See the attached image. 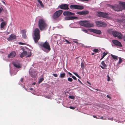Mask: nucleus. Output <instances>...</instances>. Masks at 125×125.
I'll return each instance as SVG.
<instances>
[{
    "mask_svg": "<svg viewBox=\"0 0 125 125\" xmlns=\"http://www.w3.org/2000/svg\"><path fill=\"white\" fill-rule=\"evenodd\" d=\"M101 64L102 65L100 66L103 69H104L106 67V65L104 61H103L101 62Z\"/></svg>",
    "mask_w": 125,
    "mask_h": 125,
    "instance_id": "obj_20",
    "label": "nucleus"
},
{
    "mask_svg": "<svg viewBox=\"0 0 125 125\" xmlns=\"http://www.w3.org/2000/svg\"><path fill=\"white\" fill-rule=\"evenodd\" d=\"M35 83H33V84H35Z\"/></svg>",
    "mask_w": 125,
    "mask_h": 125,
    "instance_id": "obj_63",
    "label": "nucleus"
},
{
    "mask_svg": "<svg viewBox=\"0 0 125 125\" xmlns=\"http://www.w3.org/2000/svg\"><path fill=\"white\" fill-rule=\"evenodd\" d=\"M101 119H105L104 118H103V117H102L101 118H100Z\"/></svg>",
    "mask_w": 125,
    "mask_h": 125,
    "instance_id": "obj_57",
    "label": "nucleus"
},
{
    "mask_svg": "<svg viewBox=\"0 0 125 125\" xmlns=\"http://www.w3.org/2000/svg\"><path fill=\"white\" fill-rule=\"evenodd\" d=\"M122 61V60L121 58H119V61H118V63L120 64Z\"/></svg>",
    "mask_w": 125,
    "mask_h": 125,
    "instance_id": "obj_36",
    "label": "nucleus"
},
{
    "mask_svg": "<svg viewBox=\"0 0 125 125\" xmlns=\"http://www.w3.org/2000/svg\"><path fill=\"white\" fill-rule=\"evenodd\" d=\"M52 75L55 77H57L58 76L56 74H53Z\"/></svg>",
    "mask_w": 125,
    "mask_h": 125,
    "instance_id": "obj_45",
    "label": "nucleus"
},
{
    "mask_svg": "<svg viewBox=\"0 0 125 125\" xmlns=\"http://www.w3.org/2000/svg\"><path fill=\"white\" fill-rule=\"evenodd\" d=\"M91 31L92 32L98 34H100L101 33V31L99 30L93 29H91Z\"/></svg>",
    "mask_w": 125,
    "mask_h": 125,
    "instance_id": "obj_17",
    "label": "nucleus"
},
{
    "mask_svg": "<svg viewBox=\"0 0 125 125\" xmlns=\"http://www.w3.org/2000/svg\"><path fill=\"white\" fill-rule=\"evenodd\" d=\"M107 106L104 104H102L101 105V107L105 109L106 108Z\"/></svg>",
    "mask_w": 125,
    "mask_h": 125,
    "instance_id": "obj_34",
    "label": "nucleus"
},
{
    "mask_svg": "<svg viewBox=\"0 0 125 125\" xmlns=\"http://www.w3.org/2000/svg\"><path fill=\"white\" fill-rule=\"evenodd\" d=\"M71 77L73 78V79L75 80H76L77 79L75 76H73Z\"/></svg>",
    "mask_w": 125,
    "mask_h": 125,
    "instance_id": "obj_42",
    "label": "nucleus"
},
{
    "mask_svg": "<svg viewBox=\"0 0 125 125\" xmlns=\"http://www.w3.org/2000/svg\"><path fill=\"white\" fill-rule=\"evenodd\" d=\"M73 73L77 77L79 78H80V77L78 75V74L77 73L74 72Z\"/></svg>",
    "mask_w": 125,
    "mask_h": 125,
    "instance_id": "obj_32",
    "label": "nucleus"
},
{
    "mask_svg": "<svg viewBox=\"0 0 125 125\" xmlns=\"http://www.w3.org/2000/svg\"><path fill=\"white\" fill-rule=\"evenodd\" d=\"M69 108L72 109H74L75 108L74 107H72V106H70Z\"/></svg>",
    "mask_w": 125,
    "mask_h": 125,
    "instance_id": "obj_47",
    "label": "nucleus"
},
{
    "mask_svg": "<svg viewBox=\"0 0 125 125\" xmlns=\"http://www.w3.org/2000/svg\"><path fill=\"white\" fill-rule=\"evenodd\" d=\"M106 96L108 98H110L111 99V98L110 97V96L108 95H106Z\"/></svg>",
    "mask_w": 125,
    "mask_h": 125,
    "instance_id": "obj_51",
    "label": "nucleus"
},
{
    "mask_svg": "<svg viewBox=\"0 0 125 125\" xmlns=\"http://www.w3.org/2000/svg\"><path fill=\"white\" fill-rule=\"evenodd\" d=\"M16 55V54L15 52L13 51L8 55V57L9 58H11L15 57Z\"/></svg>",
    "mask_w": 125,
    "mask_h": 125,
    "instance_id": "obj_13",
    "label": "nucleus"
},
{
    "mask_svg": "<svg viewBox=\"0 0 125 125\" xmlns=\"http://www.w3.org/2000/svg\"><path fill=\"white\" fill-rule=\"evenodd\" d=\"M96 25L98 27H105L107 26L106 24L100 21H96L95 22Z\"/></svg>",
    "mask_w": 125,
    "mask_h": 125,
    "instance_id": "obj_9",
    "label": "nucleus"
},
{
    "mask_svg": "<svg viewBox=\"0 0 125 125\" xmlns=\"http://www.w3.org/2000/svg\"><path fill=\"white\" fill-rule=\"evenodd\" d=\"M104 58L103 57H102L100 59V60H102V59Z\"/></svg>",
    "mask_w": 125,
    "mask_h": 125,
    "instance_id": "obj_61",
    "label": "nucleus"
},
{
    "mask_svg": "<svg viewBox=\"0 0 125 125\" xmlns=\"http://www.w3.org/2000/svg\"><path fill=\"white\" fill-rule=\"evenodd\" d=\"M113 118H108V119L109 120H113Z\"/></svg>",
    "mask_w": 125,
    "mask_h": 125,
    "instance_id": "obj_50",
    "label": "nucleus"
},
{
    "mask_svg": "<svg viewBox=\"0 0 125 125\" xmlns=\"http://www.w3.org/2000/svg\"><path fill=\"white\" fill-rule=\"evenodd\" d=\"M93 51L96 53L98 51V50L97 49H95L93 50Z\"/></svg>",
    "mask_w": 125,
    "mask_h": 125,
    "instance_id": "obj_37",
    "label": "nucleus"
},
{
    "mask_svg": "<svg viewBox=\"0 0 125 125\" xmlns=\"http://www.w3.org/2000/svg\"><path fill=\"white\" fill-rule=\"evenodd\" d=\"M88 13L89 11L87 10H86L77 12L76 14H78L80 15H85L87 14Z\"/></svg>",
    "mask_w": 125,
    "mask_h": 125,
    "instance_id": "obj_14",
    "label": "nucleus"
},
{
    "mask_svg": "<svg viewBox=\"0 0 125 125\" xmlns=\"http://www.w3.org/2000/svg\"><path fill=\"white\" fill-rule=\"evenodd\" d=\"M23 80L24 79L23 78H22L21 79L20 81L21 82H22L23 81Z\"/></svg>",
    "mask_w": 125,
    "mask_h": 125,
    "instance_id": "obj_46",
    "label": "nucleus"
},
{
    "mask_svg": "<svg viewBox=\"0 0 125 125\" xmlns=\"http://www.w3.org/2000/svg\"><path fill=\"white\" fill-rule=\"evenodd\" d=\"M81 65L82 68L83 69L84 68V64L83 62H82L81 63Z\"/></svg>",
    "mask_w": 125,
    "mask_h": 125,
    "instance_id": "obj_33",
    "label": "nucleus"
},
{
    "mask_svg": "<svg viewBox=\"0 0 125 125\" xmlns=\"http://www.w3.org/2000/svg\"><path fill=\"white\" fill-rule=\"evenodd\" d=\"M46 97L48 99H50V97L49 96H46Z\"/></svg>",
    "mask_w": 125,
    "mask_h": 125,
    "instance_id": "obj_55",
    "label": "nucleus"
},
{
    "mask_svg": "<svg viewBox=\"0 0 125 125\" xmlns=\"http://www.w3.org/2000/svg\"><path fill=\"white\" fill-rule=\"evenodd\" d=\"M7 34H10V32H7Z\"/></svg>",
    "mask_w": 125,
    "mask_h": 125,
    "instance_id": "obj_58",
    "label": "nucleus"
},
{
    "mask_svg": "<svg viewBox=\"0 0 125 125\" xmlns=\"http://www.w3.org/2000/svg\"><path fill=\"white\" fill-rule=\"evenodd\" d=\"M40 47L43 51L46 52H49L51 50V48L49 43L47 41L44 43L41 42L39 44Z\"/></svg>",
    "mask_w": 125,
    "mask_h": 125,
    "instance_id": "obj_1",
    "label": "nucleus"
},
{
    "mask_svg": "<svg viewBox=\"0 0 125 125\" xmlns=\"http://www.w3.org/2000/svg\"><path fill=\"white\" fill-rule=\"evenodd\" d=\"M27 54V52L26 51H24L20 54V56L21 58H22L25 56Z\"/></svg>",
    "mask_w": 125,
    "mask_h": 125,
    "instance_id": "obj_21",
    "label": "nucleus"
},
{
    "mask_svg": "<svg viewBox=\"0 0 125 125\" xmlns=\"http://www.w3.org/2000/svg\"><path fill=\"white\" fill-rule=\"evenodd\" d=\"M44 80V79L42 78H41L39 80V83L42 82Z\"/></svg>",
    "mask_w": 125,
    "mask_h": 125,
    "instance_id": "obj_30",
    "label": "nucleus"
},
{
    "mask_svg": "<svg viewBox=\"0 0 125 125\" xmlns=\"http://www.w3.org/2000/svg\"><path fill=\"white\" fill-rule=\"evenodd\" d=\"M93 117H94V118H96L97 119H99V118H98L97 116H95L94 115H93Z\"/></svg>",
    "mask_w": 125,
    "mask_h": 125,
    "instance_id": "obj_52",
    "label": "nucleus"
},
{
    "mask_svg": "<svg viewBox=\"0 0 125 125\" xmlns=\"http://www.w3.org/2000/svg\"><path fill=\"white\" fill-rule=\"evenodd\" d=\"M113 31L112 29H109L107 31L110 34H111L112 33H113Z\"/></svg>",
    "mask_w": 125,
    "mask_h": 125,
    "instance_id": "obj_29",
    "label": "nucleus"
},
{
    "mask_svg": "<svg viewBox=\"0 0 125 125\" xmlns=\"http://www.w3.org/2000/svg\"><path fill=\"white\" fill-rule=\"evenodd\" d=\"M107 77L108 78L107 81H110V77H109V76L108 75H107Z\"/></svg>",
    "mask_w": 125,
    "mask_h": 125,
    "instance_id": "obj_44",
    "label": "nucleus"
},
{
    "mask_svg": "<svg viewBox=\"0 0 125 125\" xmlns=\"http://www.w3.org/2000/svg\"><path fill=\"white\" fill-rule=\"evenodd\" d=\"M65 73H61L60 74V77L61 78H63L65 76Z\"/></svg>",
    "mask_w": 125,
    "mask_h": 125,
    "instance_id": "obj_28",
    "label": "nucleus"
},
{
    "mask_svg": "<svg viewBox=\"0 0 125 125\" xmlns=\"http://www.w3.org/2000/svg\"><path fill=\"white\" fill-rule=\"evenodd\" d=\"M62 10H60L56 11L54 13L53 16V18L55 19L58 17L62 13Z\"/></svg>",
    "mask_w": 125,
    "mask_h": 125,
    "instance_id": "obj_7",
    "label": "nucleus"
},
{
    "mask_svg": "<svg viewBox=\"0 0 125 125\" xmlns=\"http://www.w3.org/2000/svg\"><path fill=\"white\" fill-rule=\"evenodd\" d=\"M74 17H67L65 18V19L66 20H72L74 18Z\"/></svg>",
    "mask_w": 125,
    "mask_h": 125,
    "instance_id": "obj_24",
    "label": "nucleus"
},
{
    "mask_svg": "<svg viewBox=\"0 0 125 125\" xmlns=\"http://www.w3.org/2000/svg\"><path fill=\"white\" fill-rule=\"evenodd\" d=\"M123 38L124 40L125 41V36H124L123 37Z\"/></svg>",
    "mask_w": 125,
    "mask_h": 125,
    "instance_id": "obj_54",
    "label": "nucleus"
},
{
    "mask_svg": "<svg viewBox=\"0 0 125 125\" xmlns=\"http://www.w3.org/2000/svg\"><path fill=\"white\" fill-rule=\"evenodd\" d=\"M59 7L61 9L68 10V5L66 4H62L59 6Z\"/></svg>",
    "mask_w": 125,
    "mask_h": 125,
    "instance_id": "obj_11",
    "label": "nucleus"
},
{
    "mask_svg": "<svg viewBox=\"0 0 125 125\" xmlns=\"http://www.w3.org/2000/svg\"><path fill=\"white\" fill-rule=\"evenodd\" d=\"M16 36L14 34H11L10 35L9 37L8 38V40L9 41H11L12 40L16 38Z\"/></svg>",
    "mask_w": 125,
    "mask_h": 125,
    "instance_id": "obj_15",
    "label": "nucleus"
},
{
    "mask_svg": "<svg viewBox=\"0 0 125 125\" xmlns=\"http://www.w3.org/2000/svg\"><path fill=\"white\" fill-rule=\"evenodd\" d=\"M113 35L114 36L117 37L119 39H122L123 37L122 35L120 32L116 31H114L113 32Z\"/></svg>",
    "mask_w": 125,
    "mask_h": 125,
    "instance_id": "obj_5",
    "label": "nucleus"
},
{
    "mask_svg": "<svg viewBox=\"0 0 125 125\" xmlns=\"http://www.w3.org/2000/svg\"><path fill=\"white\" fill-rule=\"evenodd\" d=\"M87 83H88V84H90V85H91V83L89 82H88L87 81Z\"/></svg>",
    "mask_w": 125,
    "mask_h": 125,
    "instance_id": "obj_59",
    "label": "nucleus"
},
{
    "mask_svg": "<svg viewBox=\"0 0 125 125\" xmlns=\"http://www.w3.org/2000/svg\"><path fill=\"white\" fill-rule=\"evenodd\" d=\"M63 42H66L67 44H70L71 43V42L68 41L66 39H64L63 40Z\"/></svg>",
    "mask_w": 125,
    "mask_h": 125,
    "instance_id": "obj_27",
    "label": "nucleus"
},
{
    "mask_svg": "<svg viewBox=\"0 0 125 125\" xmlns=\"http://www.w3.org/2000/svg\"><path fill=\"white\" fill-rule=\"evenodd\" d=\"M63 15H73L74 14L72 13L71 12L67 11H65L63 13Z\"/></svg>",
    "mask_w": 125,
    "mask_h": 125,
    "instance_id": "obj_18",
    "label": "nucleus"
},
{
    "mask_svg": "<svg viewBox=\"0 0 125 125\" xmlns=\"http://www.w3.org/2000/svg\"><path fill=\"white\" fill-rule=\"evenodd\" d=\"M38 25L39 28L41 30L44 29L47 27L46 24L44 20L42 19H41L39 20Z\"/></svg>",
    "mask_w": 125,
    "mask_h": 125,
    "instance_id": "obj_3",
    "label": "nucleus"
},
{
    "mask_svg": "<svg viewBox=\"0 0 125 125\" xmlns=\"http://www.w3.org/2000/svg\"><path fill=\"white\" fill-rule=\"evenodd\" d=\"M3 3H4V4H5V2H3Z\"/></svg>",
    "mask_w": 125,
    "mask_h": 125,
    "instance_id": "obj_64",
    "label": "nucleus"
},
{
    "mask_svg": "<svg viewBox=\"0 0 125 125\" xmlns=\"http://www.w3.org/2000/svg\"><path fill=\"white\" fill-rule=\"evenodd\" d=\"M119 3L120 5L122 6L125 9V2L120 1Z\"/></svg>",
    "mask_w": 125,
    "mask_h": 125,
    "instance_id": "obj_22",
    "label": "nucleus"
},
{
    "mask_svg": "<svg viewBox=\"0 0 125 125\" xmlns=\"http://www.w3.org/2000/svg\"><path fill=\"white\" fill-rule=\"evenodd\" d=\"M67 80L68 81L72 82L73 81V80L71 78L68 77L67 78Z\"/></svg>",
    "mask_w": 125,
    "mask_h": 125,
    "instance_id": "obj_31",
    "label": "nucleus"
},
{
    "mask_svg": "<svg viewBox=\"0 0 125 125\" xmlns=\"http://www.w3.org/2000/svg\"><path fill=\"white\" fill-rule=\"evenodd\" d=\"M26 31L25 30H22L21 31V33L24 39H26L27 36L26 34Z\"/></svg>",
    "mask_w": 125,
    "mask_h": 125,
    "instance_id": "obj_16",
    "label": "nucleus"
},
{
    "mask_svg": "<svg viewBox=\"0 0 125 125\" xmlns=\"http://www.w3.org/2000/svg\"><path fill=\"white\" fill-rule=\"evenodd\" d=\"M96 15L99 17H102L106 18L108 17V14L106 13L98 12L97 13Z\"/></svg>",
    "mask_w": 125,
    "mask_h": 125,
    "instance_id": "obj_8",
    "label": "nucleus"
},
{
    "mask_svg": "<svg viewBox=\"0 0 125 125\" xmlns=\"http://www.w3.org/2000/svg\"><path fill=\"white\" fill-rule=\"evenodd\" d=\"M107 53H105V52H103V55L102 56V57H103L104 58V57H105V56L107 54Z\"/></svg>",
    "mask_w": 125,
    "mask_h": 125,
    "instance_id": "obj_38",
    "label": "nucleus"
},
{
    "mask_svg": "<svg viewBox=\"0 0 125 125\" xmlns=\"http://www.w3.org/2000/svg\"><path fill=\"white\" fill-rule=\"evenodd\" d=\"M74 42H75V43H78V42H76V41H74Z\"/></svg>",
    "mask_w": 125,
    "mask_h": 125,
    "instance_id": "obj_62",
    "label": "nucleus"
},
{
    "mask_svg": "<svg viewBox=\"0 0 125 125\" xmlns=\"http://www.w3.org/2000/svg\"><path fill=\"white\" fill-rule=\"evenodd\" d=\"M70 8L72 9H76L82 10L83 9L84 7L82 6L76 5H72L70 6Z\"/></svg>",
    "mask_w": 125,
    "mask_h": 125,
    "instance_id": "obj_6",
    "label": "nucleus"
},
{
    "mask_svg": "<svg viewBox=\"0 0 125 125\" xmlns=\"http://www.w3.org/2000/svg\"><path fill=\"white\" fill-rule=\"evenodd\" d=\"M40 30L38 28H36L33 31V37L35 43L38 42L40 38Z\"/></svg>",
    "mask_w": 125,
    "mask_h": 125,
    "instance_id": "obj_2",
    "label": "nucleus"
},
{
    "mask_svg": "<svg viewBox=\"0 0 125 125\" xmlns=\"http://www.w3.org/2000/svg\"><path fill=\"white\" fill-rule=\"evenodd\" d=\"M69 97L70 98L73 99H74L75 98V97L73 96H69Z\"/></svg>",
    "mask_w": 125,
    "mask_h": 125,
    "instance_id": "obj_35",
    "label": "nucleus"
},
{
    "mask_svg": "<svg viewBox=\"0 0 125 125\" xmlns=\"http://www.w3.org/2000/svg\"><path fill=\"white\" fill-rule=\"evenodd\" d=\"M68 74L70 75V76H71H71L72 75V74L69 72H68Z\"/></svg>",
    "mask_w": 125,
    "mask_h": 125,
    "instance_id": "obj_48",
    "label": "nucleus"
},
{
    "mask_svg": "<svg viewBox=\"0 0 125 125\" xmlns=\"http://www.w3.org/2000/svg\"><path fill=\"white\" fill-rule=\"evenodd\" d=\"M79 23L80 25L86 27H91L93 26V24L90 23L88 21H80Z\"/></svg>",
    "mask_w": 125,
    "mask_h": 125,
    "instance_id": "obj_4",
    "label": "nucleus"
},
{
    "mask_svg": "<svg viewBox=\"0 0 125 125\" xmlns=\"http://www.w3.org/2000/svg\"><path fill=\"white\" fill-rule=\"evenodd\" d=\"M112 42L114 44L118 47L122 46V45L121 42L117 40H112Z\"/></svg>",
    "mask_w": 125,
    "mask_h": 125,
    "instance_id": "obj_10",
    "label": "nucleus"
},
{
    "mask_svg": "<svg viewBox=\"0 0 125 125\" xmlns=\"http://www.w3.org/2000/svg\"><path fill=\"white\" fill-rule=\"evenodd\" d=\"M72 25L71 24L70 25V27H71V28H74V27H72V26H71Z\"/></svg>",
    "mask_w": 125,
    "mask_h": 125,
    "instance_id": "obj_56",
    "label": "nucleus"
},
{
    "mask_svg": "<svg viewBox=\"0 0 125 125\" xmlns=\"http://www.w3.org/2000/svg\"><path fill=\"white\" fill-rule=\"evenodd\" d=\"M6 23L5 22H2L1 23L0 26V28L1 29H3L4 26L6 25Z\"/></svg>",
    "mask_w": 125,
    "mask_h": 125,
    "instance_id": "obj_19",
    "label": "nucleus"
},
{
    "mask_svg": "<svg viewBox=\"0 0 125 125\" xmlns=\"http://www.w3.org/2000/svg\"><path fill=\"white\" fill-rule=\"evenodd\" d=\"M38 1L41 7H44V6L43 5L42 2L41 0H38Z\"/></svg>",
    "mask_w": 125,
    "mask_h": 125,
    "instance_id": "obj_25",
    "label": "nucleus"
},
{
    "mask_svg": "<svg viewBox=\"0 0 125 125\" xmlns=\"http://www.w3.org/2000/svg\"><path fill=\"white\" fill-rule=\"evenodd\" d=\"M78 81L81 84L83 85V84L82 83V82H81V81L80 80H79V79H78Z\"/></svg>",
    "mask_w": 125,
    "mask_h": 125,
    "instance_id": "obj_49",
    "label": "nucleus"
},
{
    "mask_svg": "<svg viewBox=\"0 0 125 125\" xmlns=\"http://www.w3.org/2000/svg\"><path fill=\"white\" fill-rule=\"evenodd\" d=\"M29 74H30V75H31V73L30 72V70L29 71Z\"/></svg>",
    "mask_w": 125,
    "mask_h": 125,
    "instance_id": "obj_60",
    "label": "nucleus"
},
{
    "mask_svg": "<svg viewBox=\"0 0 125 125\" xmlns=\"http://www.w3.org/2000/svg\"><path fill=\"white\" fill-rule=\"evenodd\" d=\"M37 75V73L35 72L34 73V74H32V76H35Z\"/></svg>",
    "mask_w": 125,
    "mask_h": 125,
    "instance_id": "obj_40",
    "label": "nucleus"
},
{
    "mask_svg": "<svg viewBox=\"0 0 125 125\" xmlns=\"http://www.w3.org/2000/svg\"><path fill=\"white\" fill-rule=\"evenodd\" d=\"M31 55V54H30V55H28L27 56V57H29Z\"/></svg>",
    "mask_w": 125,
    "mask_h": 125,
    "instance_id": "obj_53",
    "label": "nucleus"
},
{
    "mask_svg": "<svg viewBox=\"0 0 125 125\" xmlns=\"http://www.w3.org/2000/svg\"><path fill=\"white\" fill-rule=\"evenodd\" d=\"M19 44L21 45H24L26 44L25 43H23L21 42H19Z\"/></svg>",
    "mask_w": 125,
    "mask_h": 125,
    "instance_id": "obj_41",
    "label": "nucleus"
},
{
    "mask_svg": "<svg viewBox=\"0 0 125 125\" xmlns=\"http://www.w3.org/2000/svg\"><path fill=\"white\" fill-rule=\"evenodd\" d=\"M111 7L115 11H119L121 10L120 6L119 5L111 6Z\"/></svg>",
    "mask_w": 125,
    "mask_h": 125,
    "instance_id": "obj_12",
    "label": "nucleus"
},
{
    "mask_svg": "<svg viewBox=\"0 0 125 125\" xmlns=\"http://www.w3.org/2000/svg\"><path fill=\"white\" fill-rule=\"evenodd\" d=\"M82 31L85 32V33H87V31L86 30L82 29Z\"/></svg>",
    "mask_w": 125,
    "mask_h": 125,
    "instance_id": "obj_43",
    "label": "nucleus"
},
{
    "mask_svg": "<svg viewBox=\"0 0 125 125\" xmlns=\"http://www.w3.org/2000/svg\"><path fill=\"white\" fill-rule=\"evenodd\" d=\"M26 90L28 92H31V88H27V89H26Z\"/></svg>",
    "mask_w": 125,
    "mask_h": 125,
    "instance_id": "obj_39",
    "label": "nucleus"
},
{
    "mask_svg": "<svg viewBox=\"0 0 125 125\" xmlns=\"http://www.w3.org/2000/svg\"><path fill=\"white\" fill-rule=\"evenodd\" d=\"M13 65L17 68H20L21 67V66L20 64L18 63H14L13 64Z\"/></svg>",
    "mask_w": 125,
    "mask_h": 125,
    "instance_id": "obj_23",
    "label": "nucleus"
},
{
    "mask_svg": "<svg viewBox=\"0 0 125 125\" xmlns=\"http://www.w3.org/2000/svg\"><path fill=\"white\" fill-rule=\"evenodd\" d=\"M111 56L114 59H115L116 60H117V56L114 55L112 54L111 55Z\"/></svg>",
    "mask_w": 125,
    "mask_h": 125,
    "instance_id": "obj_26",
    "label": "nucleus"
}]
</instances>
